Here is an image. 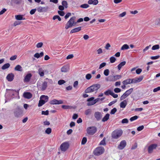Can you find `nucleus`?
<instances>
[{
    "mask_svg": "<svg viewBox=\"0 0 160 160\" xmlns=\"http://www.w3.org/2000/svg\"><path fill=\"white\" fill-rule=\"evenodd\" d=\"M21 23V21H16L14 22L13 23V26L15 27L17 25L20 24Z\"/></svg>",
    "mask_w": 160,
    "mask_h": 160,
    "instance_id": "obj_60",
    "label": "nucleus"
},
{
    "mask_svg": "<svg viewBox=\"0 0 160 160\" xmlns=\"http://www.w3.org/2000/svg\"><path fill=\"white\" fill-rule=\"evenodd\" d=\"M128 122V120L127 118H124L123 119L122 121L121 122L122 123H127Z\"/></svg>",
    "mask_w": 160,
    "mask_h": 160,
    "instance_id": "obj_53",
    "label": "nucleus"
},
{
    "mask_svg": "<svg viewBox=\"0 0 160 160\" xmlns=\"http://www.w3.org/2000/svg\"><path fill=\"white\" fill-rule=\"evenodd\" d=\"M14 70L15 71L22 72V68L20 65H17L14 68Z\"/></svg>",
    "mask_w": 160,
    "mask_h": 160,
    "instance_id": "obj_25",
    "label": "nucleus"
},
{
    "mask_svg": "<svg viewBox=\"0 0 160 160\" xmlns=\"http://www.w3.org/2000/svg\"><path fill=\"white\" fill-rule=\"evenodd\" d=\"M110 62L112 63H114L116 60V58L114 57H112L110 58Z\"/></svg>",
    "mask_w": 160,
    "mask_h": 160,
    "instance_id": "obj_43",
    "label": "nucleus"
},
{
    "mask_svg": "<svg viewBox=\"0 0 160 160\" xmlns=\"http://www.w3.org/2000/svg\"><path fill=\"white\" fill-rule=\"evenodd\" d=\"M87 141V138L86 137H83L82 138V141L81 142V144L82 145H84L85 144L86 142Z\"/></svg>",
    "mask_w": 160,
    "mask_h": 160,
    "instance_id": "obj_40",
    "label": "nucleus"
},
{
    "mask_svg": "<svg viewBox=\"0 0 160 160\" xmlns=\"http://www.w3.org/2000/svg\"><path fill=\"white\" fill-rule=\"evenodd\" d=\"M99 84H93L88 88L84 91L85 93H89L98 90L100 87Z\"/></svg>",
    "mask_w": 160,
    "mask_h": 160,
    "instance_id": "obj_2",
    "label": "nucleus"
},
{
    "mask_svg": "<svg viewBox=\"0 0 160 160\" xmlns=\"http://www.w3.org/2000/svg\"><path fill=\"white\" fill-rule=\"evenodd\" d=\"M136 78L131 79V83H135L138 82Z\"/></svg>",
    "mask_w": 160,
    "mask_h": 160,
    "instance_id": "obj_56",
    "label": "nucleus"
},
{
    "mask_svg": "<svg viewBox=\"0 0 160 160\" xmlns=\"http://www.w3.org/2000/svg\"><path fill=\"white\" fill-rule=\"evenodd\" d=\"M129 48V46L127 44H125L122 46L121 49L122 50H125L128 49Z\"/></svg>",
    "mask_w": 160,
    "mask_h": 160,
    "instance_id": "obj_33",
    "label": "nucleus"
},
{
    "mask_svg": "<svg viewBox=\"0 0 160 160\" xmlns=\"http://www.w3.org/2000/svg\"><path fill=\"white\" fill-rule=\"evenodd\" d=\"M56 19H58V21H61V18L58 15H55L53 17V19L55 20Z\"/></svg>",
    "mask_w": 160,
    "mask_h": 160,
    "instance_id": "obj_42",
    "label": "nucleus"
},
{
    "mask_svg": "<svg viewBox=\"0 0 160 160\" xmlns=\"http://www.w3.org/2000/svg\"><path fill=\"white\" fill-rule=\"evenodd\" d=\"M52 132V129L50 128H48L45 130V133L47 134H50Z\"/></svg>",
    "mask_w": 160,
    "mask_h": 160,
    "instance_id": "obj_45",
    "label": "nucleus"
},
{
    "mask_svg": "<svg viewBox=\"0 0 160 160\" xmlns=\"http://www.w3.org/2000/svg\"><path fill=\"white\" fill-rule=\"evenodd\" d=\"M126 63V62L125 61H123L122 62H121L118 64V69L119 70H120L121 68L122 67L124 66Z\"/></svg>",
    "mask_w": 160,
    "mask_h": 160,
    "instance_id": "obj_28",
    "label": "nucleus"
},
{
    "mask_svg": "<svg viewBox=\"0 0 160 160\" xmlns=\"http://www.w3.org/2000/svg\"><path fill=\"white\" fill-rule=\"evenodd\" d=\"M133 88H131L129 90H127L124 93L128 97L133 91Z\"/></svg>",
    "mask_w": 160,
    "mask_h": 160,
    "instance_id": "obj_26",
    "label": "nucleus"
},
{
    "mask_svg": "<svg viewBox=\"0 0 160 160\" xmlns=\"http://www.w3.org/2000/svg\"><path fill=\"white\" fill-rule=\"evenodd\" d=\"M127 97L126 96L125 94L124 93L122 96L120 98V100L122 101L123 100H124Z\"/></svg>",
    "mask_w": 160,
    "mask_h": 160,
    "instance_id": "obj_59",
    "label": "nucleus"
},
{
    "mask_svg": "<svg viewBox=\"0 0 160 160\" xmlns=\"http://www.w3.org/2000/svg\"><path fill=\"white\" fill-rule=\"evenodd\" d=\"M117 109L116 108H114L112 109L110 112V114H114L117 112Z\"/></svg>",
    "mask_w": 160,
    "mask_h": 160,
    "instance_id": "obj_46",
    "label": "nucleus"
},
{
    "mask_svg": "<svg viewBox=\"0 0 160 160\" xmlns=\"http://www.w3.org/2000/svg\"><path fill=\"white\" fill-rule=\"evenodd\" d=\"M92 110L91 109L89 108L85 111V113L86 115H90L91 114Z\"/></svg>",
    "mask_w": 160,
    "mask_h": 160,
    "instance_id": "obj_30",
    "label": "nucleus"
},
{
    "mask_svg": "<svg viewBox=\"0 0 160 160\" xmlns=\"http://www.w3.org/2000/svg\"><path fill=\"white\" fill-rule=\"evenodd\" d=\"M159 45L158 44H157L153 46L152 49V50H156L159 49Z\"/></svg>",
    "mask_w": 160,
    "mask_h": 160,
    "instance_id": "obj_37",
    "label": "nucleus"
},
{
    "mask_svg": "<svg viewBox=\"0 0 160 160\" xmlns=\"http://www.w3.org/2000/svg\"><path fill=\"white\" fill-rule=\"evenodd\" d=\"M92 77V75L91 74L88 73L86 74V78L87 80H89Z\"/></svg>",
    "mask_w": 160,
    "mask_h": 160,
    "instance_id": "obj_52",
    "label": "nucleus"
},
{
    "mask_svg": "<svg viewBox=\"0 0 160 160\" xmlns=\"http://www.w3.org/2000/svg\"><path fill=\"white\" fill-rule=\"evenodd\" d=\"M112 92L111 90H108L104 92V94L107 96H108L109 95H111Z\"/></svg>",
    "mask_w": 160,
    "mask_h": 160,
    "instance_id": "obj_36",
    "label": "nucleus"
},
{
    "mask_svg": "<svg viewBox=\"0 0 160 160\" xmlns=\"http://www.w3.org/2000/svg\"><path fill=\"white\" fill-rule=\"evenodd\" d=\"M75 19L76 17L75 16L73 17L70 18L65 25V28L66 29H67L76 25L77 22H75Z\"/></svg>",
    "mask_w": 160,
    "mask_h": 160,
    "instance_id": "obj_3",
    "label": "nucleus"
},
{
    "mask_svg": "<svg viewBox=\"0 0 160 160\" xmlns=\"http://www.w3.org/2000/svg\"><path fill=\"white\" fill-rule=\"evenodd\" d=\"M32 76V74L30 73H29L27 74L24 78V79L23 80L24 82H28L30 81Z\"/></svg>",
    "mask_w": 160,
    "mask_h": 160,
    "instance_id": "obj_14",
    "label": "nucleus"
},
{
    "mask_svg": "<svg viewBox=\"0 0 160 160\" xmlns=\"http://www.w3.org/2000/svg\"><path fill=\"white\" fill-rule=\"evenodd\" d=\"M104 148L101 147L97 148L94 151V154L96 156H99L103 153L104 152Z\"/></svg>",
    "mask_w": 160,
    "mask_h": 160,
    "instance_id": "obj_6",
    "label": "nucleus"
},
{
    "mask_svg": "<svg viewBox=\"0 0 160 160\" xmlns=\"http://www.w3.org/2000/svg\"><path fill=\"white\" fill-rule=\"evenodd\" d=\"M13 112L14 117L16 118H20L23 116V110L22 108L19 106L13 110Z\"/></svg>",
    "mask_w": 160,
    "mask_h": 160,
    "instance_id": "obj_1",
    "label": "nucleus"
},
{
    "mask_svg": "<svg viewBox=\"0 0 160 160\" xmlns=\"http://www.w3.org/2000/svg\"><path fill=\"white\" fill-rule=\"evenodd\" d=\"M43 45V43L42 42H39L37 44L36 47L37 48H40L42 47Z\"/></svg>",
    "mask_w": 160,
    "mask_h": 160,
    "instance_id": "obj_54",
    "label": "nucleus"
},
{
    "mask_svg": "<svg viewBox=\"0 0 160 160\" xmlns=\"http://www.w3.org/2000/svg\"><path fill=\"white\" fill-rule=\"evenodd\" d=\"M94 116L96 120L98 121L102 118V115L101 112H96L94 114Z\"/></svg>",
    "mask_w": 160,
    "mask_h": 160,
    "instance_id": "obj_11",
    "label": "nucleus"
},
{
    "mask_svg": "<svg viewBox=\"0 0 160 160\" xmlns=\"http://www.w3.org/2000/svg\"><path fill=\"white\" fill-rule=\"evenodd\" d=\"M80 7L82 8H86L89 7V5L87 4H84L81 5Z\"/></svg>",
    "mask_w": 160,
    "mask_h": 160,
    "instance_id": "obj_41",
    "label": "nucleus"
},
{
    "mask_svg": "<svg viewBox=\"0 0 160 160\" xmlns=\"http://www.w3.org/2000/svg\"><path fill=\"white\" fill-rule=\"evenodd\" d=\"M81 27H78L76 28L72 29L70 32V33H75L76 32H79L81 30Z\"/></svg>",
    "mask_w": 160,
    "mask_h": 160,
    "instance_id": "obj_20",
    "label": "nucleus"
},
{
    "mask_svg": "<svg viewBox=\"0 0 160 160\" xmlns=\"http://www.w3.org/2000/svg\"><path fill=\"white\" fill-rule=\"evenodd\" d=\"M97 131V128L94 126L88 127L86 130L87 134L89 135H93Z\"/></svg>",
    "mask_w": 160,
    "mask_h": 160,
    "instance_id": "obj_5",
    "label": "nucleus"
},
{
    "mask_svg": "<svg viewBox=\"0 0 160 160\" xmlns=\"http://www.w3.org/2000/svg\"><path fill=\"white\" fill-rule=\"evenodd\" d=\"M94 97H93L88 98L87 100V101L88 102L87 103V105L88 106L93 105L94 104H91L93 103V102H94Z\"/></svg>",
    "mask_w": 160,
    "mask_h": 160,
    "instance_id": "obj_16",
    "label": "nucleus"
},
{
    "mask_svg": "<svg viewBox=\"0 0 160 160\" xmlns=\"http://www.w3.org/2000/svg\"><path fill=\"white\" fill-rule=\"evenodd\" d=\"M62 108L65 109H71L72 108V107L69 105H63L62 106Z\"/></svg>",
    "mask_w": 160,
    "mask_h": 160,
    "instance_id": "obj_32",
    "label": "nucleus"
},
{
    "mask_svg": "<svg viewBox=\"0 0 160 160\" xmlns=\"http://www.w3.org/2000/svg\"><path fill=\"white\" fill-rule=\"evenodd\" d=\"M114 91L115 93H118L121 92V89L119 88H114Z\"/></svg>",
    "mask_w": 160,
    "mask_h": 160,
    "instance_id": "obj_55",
    "label": "nucleus"
},
{
    "mask_svg": "<svg viewBox=\"0 0 160 160\" xmlns=\"http://www.w3.org/2000/svg\"><path fill=\"white\" fill-rule=\"evenodd\" d=\"M113 76L115 80V81H116L118 79H120L122 78V76L121 75H117Z\"/></svg>",
    "mask_w": 160,
    "mask_h": 160,
    "instance_id": "obj_38",
    "label": "nucleus"
},
{
    "mask_svg": "<svg viewBox=\"0 0 160 160\" xmlns=\"http://www.w3.org/2000/svg\"><path fill=\"white\" fill-rule=\"evenodd\" d=\"M110 115L109 113H107L105 116L102 118V122H105L107 121L109 119Z\"/></svg>",
    "mask_w": 160,
    "mask_h": 160,
    "instance_id": "obj_24",
    "label": "nucleus"
},
{
    "mask_svg": "<svg viewBox=\"0 0 160 160\" xmlns=\"http://www.w3.org/2000/svg\"><path fill=\"white\" fill-rule=\"evenodd\" d=\"M46 102L44 101L41 99L39 101V103H38V106L39 107L42 106V105L44 104Z\"/></svg>",
    "mask_w": 160,
    "mask_h": 160,
    "instance_id": "obj_34",
    "label": "nucleus"
},
{
    "mask_svg": "<svg viewBox=\"0 0 160 160\" xmlns=\"http://www.w3.org/2000/svg\"><path fill=\"white\" fill-rule=\"evenodd\" d=\"M131 79H128L126 80H124L122 83L124 85H127L131 83Z\"/></svg>",
    "mask_w": 160,
    "mask_h": 160,
    "instance_id": "obj_29",
    "label": "nucleus"
},
{
    "mask_svg": "<svg viewBox=\"0 0 160 160\" xmlns=\"http://www.w3.org/2000/svg\"><path fill=\"white\" fill-rule=\"evenodd\" d=\"M138 118V117L137 116L135 115L130 118V120L131 122H132L134 120H136Z\"/></svg>",
    "mask_w": 160,
    "mask_h": 160,
    "instance_id": "obj_48",
    "label": "nucleus"
},
{
    "mask_svg": "<svg viewBox=\"0 0 160 160\" xmlns=\"http://www.w3.org/2000/svg\"><path fill=\"white\" fill-rule=\"evenodd\" d=\"M42 115H48L49 114V112L48 110H46L45 111H42Z\"/></svg>",
    "mask_w": 160,
    "mask_h": 160,
    "instance_id": "obj_58",
    "label": "nucleus"
},
{
    "mask_svg": "<svg viewBox=\"0 0 160 160\" xmlns=\"http://www.w3.org/2000/svg\"><path fill=\"white\" fill-rule=\"evenodd\" d=\"M69 67L68 65L64 66L61 69V71L62 72H66L69 71Z\"/></svg>",
    "mask_w": 160,
    "mask_h": 160,
    "instance_id": "obj_17",
    "label": "nucleus"
},
{
    "mask_svg": "<svg viewBox=\"0 0 160 160\" xmlns=\"http://www.w3.org/2000/svg\"><path fill=\"white\" fill-rule=\"evenodd\" d=\"M106 65V62H102L101 64L99 66V69H101L102 68L105 67Z\"/></svg>",
    "mask_w": 160,
    "mask_h": 160,
    "instance_id": "obj_50",
    "label": "nucleus"
},
{
    "mask_svg": "<svg viewBox=\"0 0 160 160\" xmlns=\"http://www.w3.org/2000/svg\"><path fill=\"white\" fill-rule=\"evenodd\" d=\"M10 66V64L9 63H7L4 64L1 68L2 70H5L7 69Z\"/></svg>",
    "mask_w": 160,
    "mask_h": 160,
    "instance_id": "obj_31",
    "label": "nucleus"
},
{
    "mask_svg": "<svg viewBox=\"0 0 160 160\" xmlns=\"http://www.w3.org/2000/svg\"><path fill=\"white\" fill-rule=\"evenodd\" d=\"M109 69H106L104 71L103 73L105 76H108L109 74Z\"/></svg>",
    "mask_w": 160,
    "mask_h": 160,
    "instance_id": "obj_44",
    "label": "nucleus"
},
{
    "mask_svg": "<svg viewBox=\"0 0 160 160\" xmlns=\"http://www.w3.org/2000/svg\"><path fill=\"white\" fill-rule=\"evenodd\" d=\"M48 97L47 96L42 95L41 96L40 99L45 102H47L48 100Z\"/></svg>",
    "mask_w": 160,
    "mask_h": 160,
    "instance_id": "obj_21",
    "label": "nucleus"
},
{
    "mask_svg": "<svg viewBox=\"0 0 160 160\" xmlns=\"http://www.w3.org/2000/svg\"><path fill=\"white\" fill-rule=\"evenodd\" d=\"M127 143L125 140L122 141L120 144L118 145V148L120 150L123 149L126 146Z\"/></svg>",
    "mask_w": 160,
    "mask_h": 160,
    "instance_id": "obj_9",
    "label": "nucleus"
},
{
    "mask_svg": "<svg viewBox=\"0 0 160 160\" xmlns=\"http://www.w3.org/2000/svg\"><path fill=\"white\" fill-rule=\"evenodd\" d=\"M71 16V13L70 12L67 13L64 17L65 19H67L70 16Z\"/></svg>",
    "mask_w": 160,
    "mask_h": 160,
    "instance_id": "obj_57",
    "label": "nucleus"
},
{
    "mask_svg": "<svg viewBox=\"0 0 160 160\" xmlns=\"http://www.w3.org/2000/svg\"><path fill=\"white\" fill-rule=\"evenodd\" d=\"M14 75L12 73L8 74L6 77V79L9 82L12 81L14 79Z\"/></svg>",
    "mask_w": 160,
    "mask_h": 160,
    "instance_id": "obj_13",
    "label": "nucleus"
},
{
    "mask_svg": "<svg viewBox=\"0 0 160 160\" xmlns=\"http://www.w3.org/2000/svg\"><path fill=\"white\" fill-rule=\"evenodd\" d=\"M49 103L51 104H59L63 103V101L62 100H58L55 99H53L50 101Z\"/></svg>",
    "mask_w": 160,
    "mask_h": 160,
    "instance_id": "obj_10",
    "label": "nucleus"
},
{
    "mask_svg": "<svg viewBox=\"0 0 160 160\" xmlns=\"http://www.w3.org/2000/svg\"><path fill=\"white\" fill-rule=\"evenodd\" d=\"M122 130H114L112 133V137L113 139H118L122 135Z\"/></svg>",
    "mask_w": 160,
    "mask_h": 160,
    "instance_id": "obj_4",
    "label": "nucleus"
},
{
    "mask_svg": "<svg viewBox=\"0 0 160 160\" xmlns=\"http://www.w3.org/2000/svg\"><path fill=\"white\" fill-rule=\"evenodd\" d=\"M69 144L68 142H65L62 143L60 146L62 151L65 152L69 148Z\"/></svg>",
    "mask_w": 160,
    "mask_h": 160,
    "instance_id": "obj_7",
    "label": "nucleus"
},
{
    "mask_svg": "<svg viewBox=\"0 0 160 160\" xmlns=\"http://www.w3.org/2000/svg\"><path fill=\"white\" fill-rule=\"evenodd\" d=\"M23 96L25 98L27 99H30L32 97V94L29 92H24L23 94Z\"/></svg>",
    "mask_w": 160,
    "mask_h": 160,
    "instance_id": "obj_18",
    "label": "nucleus"
},
{
    "mask_svg": "<svg viewBox=\"0 0 160 160\" xmlns=\"http://www.w3.org/2000/svg\"><path fill=\"white\" fill-rule=\"evenodd\" d=\"M144 77L143 76H141L139 77L138 78H136L138 82H141L143 79Z\"/></svg>",
    "mask_w": 160,
    "mask_h": 160,
    "instance_id": "obj_49",
    "label": "nucleus"
},
{
    "mask_svg": "<svg viewBox=\"0 0 160 160\" xmlns=\"http://www.w3.org/2000/svg\"><path fill=\"white\" fill-rule=\"evenodd\" d=\"M38 73L41 77H43L44 75V71L42 68H40L38 70Z\"/></svg>",
    "mask_w": 160,
    "mask_h": 160,
    "instance_id": "obj_22",
    "label": "nucleus"
},
{
    "mask_svg": "<svg viewBox=\"0 0 160 160\" xmlns=\"http://www.w3.org/2000/svg\"><path fill=\"white\" fill-rule=\"evenodd\" d=\"M160 57V56L159 55L156 56H152L151 57V59L152 60H155L158 58Z\"/></svg>",
    "mask_w": 160,
    "mask_h": 160,
    "instance_id": "obj_63",
    "label": "nucleus"
},
{
    "mask_svg": "<svg viewBox=\"0 0 160 160\" xmlns=\"http://www.w3.org/2000/svg\"><path fill=\"white\" fill-rule=\"evenodd\" d=\"M58 13L61 16H63L65 15L64 12L62 11H58Z\"/></svg>",
    "mask_w": 160,
    "mask_h": 160,
    "instance_id": "obj_61",
    "label": "nucleus"
},
{
    "mask_svg": "<svg viewBox=\"0 0 160 160\" xmlns=\"http://www.w3.org/2000/svg\"><path fill=\"white\" fill-rule=\"evenodd\" d=\"M9 91V92H8L10 95H12V97L14 96V92H16V91L15 90H14L12 89H7V91Z\"/></svg>",
    "mask_w": 160,
    "mask_h": 160,
    "instance_id": "obj_27",
    "label": "nucleus"
},
{
    "mask_svg": "<svg viewBox=\"0 0 160 160\" xmlns=\"http://www.w3.org/2000/svg\"><path fill=\"white\" fill-rule=\"evenodd\" d=\"M142 71V70L141 68H138L137 69L136 71V73L138 74H140Z\"/></svg>",
    "mask_w": 160,
    "mask_h": 160,
    "instance_id": "obj_64",
    "label": "nucleus"
},
{
    "mask_svg": "<svg viewBox=\"0 0 160 160\" xmlns=\"http://www.w3.org/2000/svg\"><path fill=\"white\" fill-rule=\"evenodd\" d=\"M105 140H106V138L105 137H104L103 138V140H102L101 142L100 143L99 145H105L106 144V142H105Z\"/></svg>",
    "mask_w": 160,
    "mask_h": 160,
    "instance_id": "obj_39",
    "label": "nucleus"
},
{
    "mask_svg": "<svg viewBox=\"0 0 160 160\" xmlns=\"http://www.w3.org/2000/svg\"><path fill=\"white\" fill-rule=\"evenodd\" d=\"M62 5L65 7V8H67L68 7V4L67 2L66 1H63L62 2Z\"/></svg>",
    "mask_w": 160,
    "mask_h": 160,
    "instance_id": "obj_35",
    "label": "nucleus"
},
{
    "mask_svg": "<svg viewBox=\"0 0 160 160\" xmlns=\"http://www.w3.org/2000/svg\"><path fill=\"white\" fill-rule=\"evenodd\" d=\"M65 82V81L63 80H60L58 81V84L59 85H61Z\"/></svg>",
    "mask_w": 160,
    "mask_h": 160,
    "instance_id": "obj_51",
    "label": "nucleus"
},
{
    "mask_svg": "<svg viewBox=\"0 0 160 160\" xmlns=\"http://www.w3.org/2000/svg\"><path fill=\"white\" fill-rule=\"evenodd\" d=\"M48 87V82L46 81H44L42 83L41 87L40 90L42 91L45 90Z\"/></svg>",
    "mask_w": 160,
    "mask_h": 160,
    "instance_id": "obj_15",
    "label": "nucleus"
},
{
    "mask_svg": "<svg viewBox=\"0 0 160 160\" xmlns=\"http://www.w3.org/2000/svg\"><path fill=\"white\" fill-rule=\"evenodd\" d=\"M15 19L18 20H25V18H23V15H18L15 16Z\"/></svg>",
    "mask_w": 160,
    "mask_h": 160,
    "instance_id": "obj_23",
    "label": "nucleus"
},
{
    "mask_svg": "<svg viewBox=\"0 0 160 160\" xmlns=\"http://www.w3.org/2000/svg\"><path fill=\"white\" fill-rule=\"evenodd\" d=\"M48 9V6L44 7H39L37 8V10L38 12H46Z\"/></svg>",
    "mask_w": 160,
    "mask_h": 160,
    "instance_id": "obj_12",
    "label": "nucleus"
},
{
    "mask_svg": "<svg viewBox=\"0 0 160 160\" xmlns=\"http://www.w3.org/2000/svg\"><path fill=\"white\" fill-rule=\"evenodd\" d=\"M109 81L114 82L115 80L113 76H110L108 77Z\"/></svg>",
    "mask_w": 160,
    "mask_h": 160,
    "instance_id": "obj_47",
    "label": "nucleus"
},
{
    "mask_svg": "<svg viewBox=\"0 0 160 160\" xmlns=\"http://www.w3.org/2000/svg\"><path fill=\"white\" fill-rule=\"evenodd\" d=\"M127 101L126 100H124L120 103V107L121 108H124L127 105Z\"/></svg>",
    "mask_w": 160,
    "mask_h": 160,
    "instance_id": "obj_19",
    "label": "nucleus"
},
{
    "mask_svg": "<svg viewBox=\"0 0 160 160\" xmlns=\"http://www.w3.org/2000/svg\"><path fill=\"white\" fill-rule=\"evenodd\" d=\"M158 147L156 144H152L150 145L148 148V153L151 154L153 152V150L156 149Z\"/></svg>",
    "mask_w": 160,
    "mask_h": 160,
    "instance_id": "obj_8",
    "label": "nucleus"
},
{
    "mask_svg": "<svg viewBox=\"0 0 160 160\" xmlns=\"http://www.w3.org/2000/svg\"><path fill=\"white\" fill-rule=\"evenodd\" d=\"M17 56L16 55L13 56L10 58V60L12 61L14 60L17 58Z\"/></svg>",
    "mask_w": 160,
    "mask_h": 160,
    "instance_id": "obj_62",
    "label": "nucleus"
}]
</instances>
